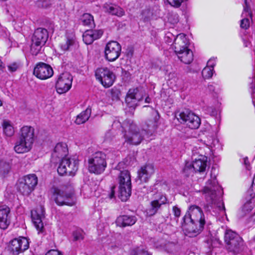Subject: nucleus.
Listing matches in <instances>:
<instances>
[{"label": "nucleus", "instance_id": "5fc2aeb1", "mask_svg": "<svg viewBox=\"0 0 255 255\" xmlns=\"http://www.w3.org/2000/svg\"><path fill=\"white\" fill-rule=\"evenodd\" d=\"M115 187H112L111 189V192L110 194L109 197L110 199H112L115 196V191H114Z\"/></svg>", "mask_w": 255, "mask_h": 255}, {"label": "nucleus", "instance_id": "6e6552de", "mask_svg": "<svg viewBox=\"0 0 255 255\" xmlns=\"http://www.w3.org/2000/svg\"><path fill=\"white\" fill-rule=\"evenodd\" d=\"M119 194L122 201H126L130 196L131 183L130 175L128 170L120 172L119 176Z\"/></svg>", "mask_w": 255, "mask_h": 255}, {"label": "nucleus", "instance_id": "a18cd8bd", "mask_svg": "<svg viewBox=\"0 0 255 255\" xmlns=\"http://www.w3.org/2000/svg\"><path fill=\"white\" fill-rule=\"evenodd\" d=\"M192 163H190V162H187L186 163L185 166L184 168V172L185 173H190L189 171H194L193 170V168H192Z\"/></svg>", "mask_w": 255, "mask_h": 255}, {"label": "nucleus", "instance_id": "a878e982", "mask_svg": "<svg viewBox=\"0 0 255 255\" xmlns=\"http://www.w3.org/2000/svg\"><path fill=\"white\" fill-rule=\"evenodd\" d=\"M198 223H194L191 222H184L183 227L186 231V234L190 237L196 236L203 228H200V224L198 227H196Z\"/></svg>", "mask_w": 255, "mask_h": 255}, {"label": "nucleus", "instance_id": "e2e57ef3", "mask_svg": "<svg viewBox=\"0 0 255 255\" xmlns=\"http://www.w3.org/2000/svg\"><path fill=\"white\" fill-rule=\"evenodd\" d=\"M2 105V103L1 102V101L0 100V107Z\"/></svg>", "mask_w": 255, "mask_h": 255}, {"label": "nucleus", "instance_id": "39448f33", "mask_svg": "<svg viewBox=\"0 0 255 255\" xmlns=\"http://www.w3.org/2000/svg\"><path fill=\"white\" fill-rule=\"evenodd\" d=\"M52 198L59 206H72L74 205L76 203L75 197L72 188H70L69 190L66 188L54 189Z\"/></svg>", "mask_w": 255, "mask_h": 255}, {"label": "nucleus", "instance_id": "4c0bfd02", "mask_svg": "<svg viewBox=\"0 0 255 255\" xmlns=\"http://www.w3.org/2000/svg\"><path fill=\"white\" fill-rule=\"evenodd\" d=\"M10 169V165L5 162H2L0 164V171L3 174H7Z\"/></svg>", "mask_w": 255, "mask_h": 255}, {"label": "nucleus", "instance_id": "412c9836", "mask_svg": "<svg viewBox=\"0 0 255 255\" xmlns=\"http://www.w3.org/2000/svg\"><path fill=\"white\" fill-rule=\"evenodd\" d=\"M31 219L33 224L38 233L43 232V224L42 219L44 217V210L42 206L36 208L31 212Z\"/></svg>", "mask_w": 255, "mask_h": 255}, {"label": "nucleus", "instance_id": "7ed1b4c3", "mask_svg": "<svg viewBox=\"0 0 255 255\" xmlns=\"http://www.w3.org/2000/svg\"><path fill=\"white\" fill-rule=\"evenodd\" d=\"M20 132L19 138L14 147L15 151L18 153L29 151L34 141V129L32 127L24 126L21 128Z\"/></svg>", "mask_w": 255, "mask_h": 255}, {"label": "nucleus", "instance_id": "4468645a", "mask_svg": "<svg viewBox=\"0 0 255 255\" xmlns=\"http://www.w3.org/2000/svg\"><path fill=\"white\" fill-rule=\"evenodd\" d=\"M167 203V198L165 194L161 192H156L153 194L152 200L150 203V207L147 210V214L152 216L156 214L163 205Z\"/></svg>", "mask_w": 255, "mask_h": 255}, {"label": "nucleus", "instance_id": "a211bd4d", "mask_svg": "<svg viewBox=\"0 0 255 255\" xmlns=\"http://www.w3.org/2000/svg\"><path fill=\"white\" fill-rule=\"evenodd\" d=\"M33 74L41 80H46L53 76V70L50 65L39 62L34 67Z\"/></svg>", "mask_w": 255, "mask_h": 255}, {"label": "nucleus", "instance_id": "b1692460", "mask_svg": "<svg viewBox=\"0 0 255 255\" xmlns=\"http://www.w3.org/2000/svg\"><path fill=\"white\" fill-rule=\"evenodd\" d=\"M103 8L106 13L118 17H122L125 14L124 9L116 4L106 3L103 5Z\"/></svg>", "mask_w": 255, "mask_h": 255}, {"label": "nucleus", "instance_id": "13d9d810", "mask_svg": "<svg viewBox=\"0 0 255 255\" xmlns=\"http://www.w3.org/2000/svg\"><path fill=\"white\" fill-rule=\"evenodd\" d=\"M151 101V99L149 97H146L145 99V102L146 103H150Z\"/></svg>", "mask_w": 255, "mask_h": 255}, {"label": "nucleus", "instance_id": "864d4df0", "mask_svg": "<svg viewBox=\"0 0 255 255\" xmlns=\"http://www.w3.org/2000/svg\"><path fill=\"white\" fill-rule=\"evenodd\" d=\"M244 162L245 165L246 166V168L247 169H249L250 162L249 161V159L247 157L244 158Z\"/></svg>", "mask_w": 255, "mask_h": 255}, {"label": "nucleus", "instance_id": "72a5a7b5", "mask_svg": "<svg viewBox=\"0 0 255 255\" xmlns=\"http://www.w3.org/2000/svg\"><path fill=\"white\" fill-rule=\"evenodd\" d=\"M3 131L4 134L7 136H11L14 132V128L10 122L4 120L2 123Z\"/></svg>", "mask_w": 255, "mask_h": 255}, {"label": "nucleus", "instance_id": "3c124183", "mask_svg": "<svg viewBox=\"0 0 255 255\" xmlns=\"http://www.w3.org/2000/svg\"><path fill=\"white\" fill-rule=\"evenodd\" d=\"M249 192H250V195L251 196V198H254L255 196V184H254V185L253 184L252 185Z\"/></svg>", "mask_w": 255, "mask_h": 255}, {"label": "nucleus", "instance_id": "7c9ffc66", "mask_svg": "<svg viewBox=\"0 0 255 255\" xmlns=\"http://www.w3.org/2000/svg\"><path fill=\"white\" fill-rule=\"evenodd\" d=\"M68 152V148L67 145L65 143H58L55 146L53 156H57L59 158H63L67 155Z\"/></svg>", "mask_w": 255, "mask_h": 255}, {"label": "nucleus", "instance_id": "79ce46f5", "mask_svg": "<svg viewBox=\"0 0 255 255\" xmlns=\"http://www.w3.org/2000/svg\"><path fill=\"white\" fill-rule=\"evenodd\" d=\"M37 4L38 6L43 8H47L51 5L49 0H40L37 2Z\"/></svg>", "mask_w": 255, "mask_h": 255}, {"label": "nucleus", "instance_id": "1a4fd4ad", "mask_svg": "<svg viewBox=\"0 0 255 255\" xmlns=\"http://www.w3.org/2000/svg\"><path fill=\"white\" fill-rule=\"evenodd\" d=\"M37 177L34 174H29L19 179L17 189L23 195H28L37 184Z\"/></svg>", "mask_w": 255, "mask_h": 255}, {"label": "nucleus", "instance_id": "0e129e2a", "mask_svg": "<svg viewBox=\"0 0 255 255\" xmlns=\"http://www.w3.org/2000/svg\"><path fill=\"white\" fill-rule=\"evenodd\" d=\"M254 241L255 242V236H254Z\"/></svg>", "mask_w": 255, "mask_h": 255}, {"label": "nucleus", "instance_id": "ea45409f", "mask_svg": "<svg viewBox=\"0 0 255 255\" xmlns=\"http://www.w3.org/2000/svg\"><path fill=\"white\" fill-rule=\"evenodd\" d=\"M73 236L75 241H81L84 239V233L83 231L78 230L73 233Z\"/></svg>", "mask_w": 255, "mask_h": 255}, {"label": "nucleus", "instance_id": "ddd939ff", "mask_svg": "<svg viewBox=\"0 0 255 255\" xmlns=\"http://www.w3.org/2000/svg\"><path fill=\"white\" fill-rule=\"evenodd\" d=\"M183 219L185 223L189 221L200 224V228H203L205 224L204 215L201 209L196 205L190 207L188 213L186 214Z\"/></svg>", "mask_w": 255, "mask_h": 255}, {"label": "nucleus", "instance_id": "5701e85b", "mask_svg": "<svg viewBox=\"0 0 255 255\" xmlns=\"http://www.w3.org/2000/svg\"><path fill=\"white\" fill-rule=\"evenodd\" d=\"M103 34L102 30H87L83 35V41L87 45L91 44L95 40L100 38Z\"/></svg>", "mask_w": 255, "mask_h": 255}, {"label": "nucleus", "instance_id": "f03ea898", "mask_svg": "<svg viewBox=\"0 0 255 255\" xmlns=\"http://www.w3.org/2000/svg\"><path fill=\"white\" fill-rule=\"evenodd\" d=\"M202 192L207 202V205L205 207L207 211L215 209L220 212H225V207L221 198L223 190L218 184L216 176H212V173L211 179L208 180Z\"/></svg>", "mask_w": 255, "mask_h": 255}, {"label": "nucleus", "instance_id": "f257e3e1", "mask_svg": "<svg viewBox=\"0 0 255 255\" xmlns=\"http://www.w3.org/2000/svg\"><path fill=\"white\" fill-rule=\"evenodd\" d=\"M122 127L123 144L127 145H138L142 141L145 135L149 137L155 129L154 125L151 128L147 125V129L140 130L134 122L130 119L125 120L122 124Z\"/></svg>", "mask_w": 255, "mask_h": 255}, {"label": "nucleus", "instance_id": "09e8293b", "mask_svg": "<svg viewBox=\"0 0 255 255\" xmlns=\"http://www.w3.org/2000/svg\"><path fill=\"white\" fill-rule=\"evenodd\" d=\"M45 255H62V254L57 250H51L48 251Z\"/></svg>", "mask_w": 255, "mask_h": 255}, {"label": "nucleus", "instance_id": "f8f14e48", "mask_svg": "<svg viewBox=\"0 0 255 255\" xmlns=\"http://www.w3.org/2000/svg\"><path fill=\"white\" fill-rule=\"evenodd\" d=\"M177 118L180 123H185L191 129L198 128L201 124L200 118L189 110H185L181 112Z\"/></svg>", "mask_w": 255, "mask_h": 255}, {"label": "nucleus", "instance_id": "f704fd0d", "mask_svg": "<svg viewBox=\"0 0 255 255\" xmlns=\"http://www.w3.org/2000/svg\"><path fill=\"white\" fill-rule=\"evenodd\" d=\"M254 202H253L251 199H250L245 203L242 208V211L245 214H246L252 211L254 208Z\"/></svg>", "mask_w": 255, "mask_h": 255}, {"label": "nucleus", "instance_id": "c9c22d12", "mask_svg": "<svg viewBox=\"0 0 255 255\" xmlns=\"http://www.w3.org/2000/svg\"><path fill=\"white\" fill-rule=\"evenodd\" d=\"M213 72V69L210 68L206 66L203 69L202 71V75L204 78L209 79L212 77Z\"/></svg>", "mask_w": 255, "mask_h": 255}, {"label": "nucleus", "instance_id": "aec40b11", "mask_svg": "<svg viewBox=\"0 0 255 255\" xmlns=\"http://www.w3.org/2000/svg\"><path fill=\"white\" fill-rule=\"evenodd\" d=\"M143 99V94L137 88L129 89L126 97V103L129 108L134 109L137 106V102Z\"/></svg>", "mask_w": 255, "mask_h": 255}, {"label": "nucleus", "instance_id": "423d86ee", "mask_svg": "<svg viewBox=\"0 0 255 255\" xmlns=\"http://www.w3.org/2000/svg\"><path fill=\"white\" fill-rule=\"evenodd\" d=\"M106 155L101 151L92 154L88 160V170L90 172L96 174L103 173L107 166Z\"/></svg>", "mask_w": 255, "mask_h": 255}, {"label": "nucleus", "instance_id": "dca6fc26", "mask_svg": "<svg viewBox=\"0 0 255 255\" xmlns=\"http://www.w3.org/2000/svg\"><path fill=\"white\" fill-rule=\"evenodd\" d=\"M121 46L117 41L109 42L105 48V56L109 61H114L118 59L121 52Z\"/></svg>", "mask_w": 255, "mask_h": 255}, {"label": "nucleus", "instance_id": "393cba45", "mask_svg": "<svg viewBox=\"0 0 255 255\" xmlns=\"http://www.w3.org/2000/svg\"><path fill=\"white\" fill-rule=\"evenodd\" d=\"M9 208L6 206H0V228L6 229L10 223Z\"/></svg>", "mask_w": 255, "mask_h": 255}, {"label": "nucleus", "instance_id": "a19ab883", "mask_svg": "<svg viewBox=\"0 0 255 255\" xmlns=\"http://www.w3.org/2000/svg\"><path fill=\"white\" fill-rule=\"evenodd\" d=\"M244 15H245V16H250L251 17H252V13L251 8L248 4L246 0H245V5L244 6V11L242 13V16H243Z\"/></svg>", "mask_w": 255, "mask_h": 255}, {"label": "nucleus", "instance_id": "6ab92c4d", "mask_svg": "<svg viewBox=\"0 0 255 255\" xmlns=\"http://www.w3.org/2000/svg\"><path fill=\"white\" fill-rule=\"evenodd\" d=\"M29 247V243L25 238L14 239L9 244V250L13 255H18L26 250Z\"/></svg>", "mask_w": 255, "mask_h": 255}, {"label": "nucleus", "instance_id": "680f3d73", "mask_svg": "<svg viewBox=\"0 0 255 255\" xmlns=\"http://www.w3.org/2000/svg\"><path fill=\"white\" fill-rule=\"evenodd\" d=\"M251 88L252 89V91H253V89L254 88V86L253 84H252L251 86Z\"/></svg>", "mask_w": 255, "mask_h": 255}, {"label": "nucleus", "instance_id": "4d7b16f0", "mask_svg": "<svg viewBox=\"0 0 255 255\" xmlns=\"http://www.w3.org/2000/svg\"><path fill=\"white\" fill-rule=\"evenodd\" d=\"M210 110L211 111V115H214L216 113V110L211 107L208 108V111L210 112Z\"/></svg>", "mask_w": 255, "mask_h": 255}, {"label": "nucleus", "instance_id": "4be33fe9", "mask_svg": "<svg viewBox=\"0 0 255 255\" xmlns=\"http://www.w3.org/2000/svg\"><path fill=\"white\" fill-rule=\"evenodd\" d=\"M154 172L153 165L151 164H146L141 166L138 171V178L141 182H146Z\"/></svg>", "mask_w": 255, "mask_h": 255}, {"label": "nucleus", "instance_id": "6e6d98bb", "mask_svg": "<svg viewBox=\"0 0 255 255\" xmlns=\"http://www.w3.org/2000/svg\"><path fill=\"white\" fill-rule=\"evenodd\" d=\"M218 143V140L217 139H214L212 143H209L211 146H215L216 143Z\"/></svg>", "mask_w": 255, "mask_h": 255}, {"label": "nucleus", "instance_id": "2eb2a0df", "mask_svg": "<svg viewBox=\"0 0 255 255\" xmlns=\"http://www.w3.org/2000/svg\"><path fill=\"white\" fill-rule=\"evenodd\" d=\"M73 81L72 75L68 72L61 74L56 83L57 92L60 94L66 93L71 87Z\"/></svg>", "mask_w": 255, "mask_h": 255}, {"label": "nucleus", "instance_id": "e433bc0d", "mask_svg": "<svg viewBox=\"0 0 255 255\" xmlns=\"http://www.w3.org/2000/svg\"><path fill=\"white\" fill-rule=\"evenodd\" d=\"M177 246L173 243L168 242L164 246L165 250L169 253H173L176 250Z\"/></svg>", "mask_w": 255, "mask_h": 255}, {"label": "nucleus", "instance_id": "603ef678", "mask_svg": "<svg viewBox=\"0 0 255 255\" xmlns=\"http://www.w3.org/2000/svg\"><path fill=\"white\" fill-rule=\"evenodd\" d=\"M242 40L243 41L244 45L245 47H249V46L251 45V42L247 39L243 38Z\"/></svg>", "mask_w": 255, "mask_h": 255}, {"label": "nucleus", "instance_id": "9b49d317", "mask_svg": "<svg viewBox=\"0 0 255 255\" xmlns=\"http://www.w3.org/2000/svg\"><path fill=\"white\" fill-rule=\"evenodd\" d=\"M96 78L105 88L112 86L116 79V76L113 71L107 67L98 68L95 72Z\"/></svg>", "mask_w": 255, "mask_h": 255}, {"label": "nucleus", "instance_id": "bb28decb", "mask_svg": "<svg viewBox=\"0 0 255 255\" xmlns=\"http://www.w3.org/2000/svg\"><path fill=\"white\" fill-rule=\"evenodd\" d=\"M136 221V218L134 216L122 215L117 218L116 223L118 226L126 227L132 226Z\"/></svg>", "mask_w": 255, "mask_h": 255}, {"label": "nucleus", "instance_id": "de8ad7c7", "mask_svg": "<svg viewBox=\"0 0 255 255\" xmlns=\"http://www.w3.org/2000/svg\"><path fill=\"white\" fill-rule=\"evenodd\" d=\"M18 67V65L16 63H13L9 65L8 66V69L9 71H10L11 72H15L16 71Z\"/></svg>", "mask_w": 255, "mask_h": 255}, {"label": "nucleus", "instance_id": "cd10ccee", "mask_svg": "<svg viewBox=\"0 0 255 255\" xmlns=\"http://www.w3.org/2000/svg\"><path fill=\"white\" fill-rule=\"evenodd\" d=\"M175 53L180 60L185 64H189L193 60V52L189 48Z\"/></svg>", "mask_w": 255, "mask_h": 255}, {"label": "nucleus", "instance_id": "0eeeda50", "mask_svg": "<svg viewBox=\"0 0 255 255\" xmlns=\"http://www.w3.org/2000/svg\"><path fill=\"white\" fill-rule=\"evenodd\" d=\"M48 37L47 30L43 28L36 29L32 37L30 51L32 55H36L45 45Z\"/></svg>", "mask_w": 255, "mask_h": 255}, {"label": "nucleus", "instance_id": "c03bdc74", "mask_svg": "<svg viewBox=\"0 0 255 255\" xmlns=\"http://www.w3.org/2000/svg\"><path fill=\"white\" fill-rule=\"evenodd\" d=\"M132 255H151L147 251L143 250L138 249Z\"/></svg>", "mask_w": 255, "mask_h": 255}, {"label": "nucleus", "instance_id": "c85d7f7f", "mask_svg": "<svg viewBox=\"0 0 255 255\" xmlns=\"http://www.w3.org/2000/svg\"><path fill=\"white\" fill-rule=\"evenodd\" d=\"M207 157L200 155L198 159H195L192 164L193 170L195 172L204 171L207 166Z\"/></svg>", "mask_w": 255, "mask_h": 255}, {"label": "nucleus", "instance_id": "9d476101", "mask_svg": "<svg viewBox=\"0 0 255 255\" xmlns=\"http://www.w3.org/2000/svg\"><path fill=\"white\" fill-rule=\"evenodd\" d=\"M78 169V160L74 157H65L62 160L57 168V172L60 175L67 174L73 176Z\"/></svg>", "mask_w": 255, "mask_h": 255}, {"label": "nucleus", "instance_id": "c756f323", "mask_svg": "<svg viewBox=\"0 0 255 255\" xmlns=\"http://www.w3.org/2000/svg\"><path fill=\"white\" fill-rule=\"evenodd\" d=\"M78 47V42L75 37H67L65 42L60 44L63 51L72 50Z\"/></svg>", "mask_w": 255, "mask_h": 255}, {"label": "nucleus", "instance_id": "bf43d9fd", "mask_svg": "<svg viewBox=\"0 0 255 255\" xmlns=\"http://www.w3.org/2000/svg\"><path fill=\"white\" fill-rule=\"evenodd\" d=\"M3 68L2 63L1 61L0 60V70Z\"/></svg>", "mask_w": 255, "mask_h": 255}, {"label": "nucleus", "instance_id": "58836bf2", "mask_svg": "<svg viewBox=\"0 0 255 255\" xmlns=\"http://www.w3.org/2000/svg\"><path fill=\"white\" fill-rule=\"evenodd\" d=\"M111 94L112 99L117 101L120 99L121 92L119 89L114 88L111 89Z\"/></svg>", "mask_w": 255, "mask_h": 255}, {"label": "nucleus", "instance_id": "20e7f679", "mask_svg": "<svg viewBox=\"0 0 255 255\" xmlns=\"http://www.w3.org/2000/svg\"><path fill=\"white\" fill-rule=\"evenodd\" d=\"M225 242L227 244L228 250L234 253H241L246 248L242 238L231 230H228L226 232Z\"/></svg>", "mask_w": 255, "mask_h": 255}, {"label": "nucleus", "instance_id": "37998d69", "mask_svg": "<svg viewBox=\"0 0 255 255\" xmlns=\"http://www.w3.org/2000/svg\"><path fill=\"white\" fill-rule=\"evenodd\" d=\"M240 26L245 29H247L250 26V21L248 18H244L241 20Z\"/></svg>", "mask_w": 255, "mask_h": 255}, {"label": "nucleus", "instance_id": "052dcab7", "mask_svg": "<svg viewBox=\"0 0 255 255\" xmlns=\"http://www.w3.org/2000/svg\"><path fill=\"white\" fill-rule=\"evenodd\" d=\"M178 21V17H177L174 20V21L173 22V23H176Z\"/></svg>", "mask_w": 255, "mask_h": 255}, {"label": "nucleus", "instance_id": "69168bd1", "mask_svg": "<svg viewBox=\"0 0 255 255\" xmlns=\"http://www.w3.org/2000/svg\"><path fill=\"white\" fill-rule=\"evenodd\" d=\"M254 180H255V179H254V180L253 181V184H254Z\"/></svg>", "mask_w": 255, "mask_h": 255}, {"label": "nucleus", "instance_id": "49530a36", "mask_svg": "<svg viewBox=\"0 0 255 255\" xmlns=\"http://www.w3.org/2000/svg\"><path fill=\"white\" fill-rule=\"evenodd\" d=\"M216 65V60L215 58H211L210 59L207 63V67H209L210 68H212L214 69V67Z\"/></svg>", "mask_w": 255, "mask_h": 255}, {"label": "nucleus", "instance_id": "f3484780", "mask_svg": "<svg viewBox=\"0 0 255 255\" xmlns=\"http://www.w3.org/2000/svg\"><path fill=\"white\" fill-rule=\"evenodd\" d=\"M165 38H171V40L173 38L174 39L173 46L175 52H179L188 48L189 40L184 33H180L176 37H174V36L171 33L168 32L166 34Z\"/></svg>", "mask_w": 255, "mask_h": 255}, {"label": "nucleus", "instance_id": "8fccbe9b", "mask_svg": "<svg viewBox=\"0 0 255 255\" xmlns=\"http://www.w3.org/2000/svg\"><path fill=\"white\" fill-rule=\"evenodd\" d=\"M173 212L174 215L176 217H179L180 216L181 211L180 209L177 206H174L173 207Z\"/></svg>", "mask_w": 255, "mask_h": 255}, {"label": "nucleus", "instance_id": "2f4dec72", "mask_svg": "<svg viewBox=\"0 0 255 255\" xmlns=\"http://www.w3.org/2000/svg\"><path fill=\"white\" fill-rule=\"evenodd\" d=\"M92 110L90 107H88L85 111L81 113L77 116L75 120V123L77 125L85 123L89 119L91 114Z\"/></svg>", "mask_w": 255, "mask_h": 255}, {"label": "nucleus", "instance_id": "473e14b6", "mask_svg": "<svg viewBox=\"0 0 255 255\" xmlns=\"http://www.w3.org/2000/svg\"><path fill=\"white\" fill-rule=\"evenodd\" d=\"M80 20L84 25L88 26L90 27L95 25L93 16L90 13H84L81 16Z\"/></svg>", "mask_w": 255, "mask_h": 255}]
</instances>
